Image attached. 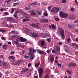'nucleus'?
Wrapping results in <instances>:
<instances>
[{
  "mask_svg": "<svg viewBox=\"0 0 78 78\" xmlns=\"http://www.w3.org/2000/svg\"><path fill=\"white\" fill-rule=\"evenodd\" d=\"M30 36H31V37L34 38L37 37L38 36V35L37 34L34 33L32 32L30 33Z\"/></svg>",
  "mask_w": 78,
  "mask_h": 78,
  "instance_id": "20e7f679",
  "label": "nucleus"
},
{
  "mask_svg": "<svg viewBox=\"0 0 78 78\" xmlns=\"http://www.w3.org/2000/svg\"><path fill=\"white\" fill-rule=\"evenodd\" d=\"M11 59H13V60H15V58L14 57H13V56H12Z\"/></svg>",
  "mask_w": 78,
  "mask_h": 78,
  "instance_id": "6e6d98bb",
  "label": "nucleus"
},
{
  "mask_svg": "<svg viewBox=\"0 0 78 78\" xmlns=\"http://www.w3.org/2000/svg\"><path fill=\"white\" fill-rule=\"evenodd\" d=\"M69 66L72 67L75 66L77 67V65L76 63L72 62L69 64Z\"/></svg>",
  "mask_w": 78,
  "mask_h": 78,
  "instance_id": "1a4fd4ad",
  "label": "nucleus"
},
{
  "mask_svg": "<svg viewBox=\"0 0 78 78\" xmlns=\"http://www.w3.org/2000/svg\"><path fill=\"white\" fill-rule=\"evenodd\" d=\"M68 27L70 28H72L73 27V26L72 25L69 24H68Z\"/></svg>",
  "mask_w": 78,
  "mask_h": 78,
  "instance_id": "393cba45",
  "label": "nucleus"
},
{
  "mask_svg": "<svg viewBox=\"0 0 78 78\" xmlns=\"http://www.w3.org/2000/svg\"><path fill=\"white\" fill-rule=\"evenodd\" d=\"M7 47V45L6 44H5L3 45L2 48L4 49H5Z\"/></svg>",
  "mask_w": 78,
  "mask_h": 78,
  "instance_id": "2f4dec72",
  "label": "nucleus"
},
{
  "mask_svg": "<svg viewBox=\"0 0 78 78\" xmlns=\"http://www.w3.org/2000/svg\"><path fill=\"white\" fill-rule=\"evenodd\" d=\"M16 41H20V38L18 36H17V37H16Z\"/></svg>",
  "mask_w": 78,
  "mask_h": 78,
  "instance_id": "5701e85b",
  "label": "nucleus"
},
{
  "mask_svg": "<svg viewBox=\"0 0 78 78\" xmlns=\"http://www.w3.org/2000/svg\"><path fill=\"white\" fill-rule=\"evenodd\" d=\"M51 50L50 49H48L47 50V52L48 53V54H50V51Z\"/></svg>",
  "mask_w": 78,
  "mask_h": 78,
  "instance_id": "37998d69",
  "label": "nucleus"
},
{
  "mask_svg": "<svg viewBox=\"0 0 78 78\" xmlns=\"http://www.w3.org/2000/svg\"><path fill=\"white\" fill-rule=\"evenodd\" d=\"M48 27L49 28H52V29H56V27H55L54 24H52L51 25H49Z\"/></svg>",
  "mask_w": 78,
  "mask_h": 78,
  "instance_id": "9b49d317",
  "label": "nucleus"
},
{
  "mask_svg": "<svg viewBox=\"0 0 78 78\" xmlns=\"http://www.w3.org/2000/svg\"><path fill=\"white\" fill-rule=\"evenodd\" d=\"M20 40L21 42H25L27 40V39L25 38H23L22 37H20Z\"/></svg>",
  "mask_w": 78,
  "mask_h": 78,
  "instance_id": "ddd939ff",
  "label": "nucleus"
},
{
  "mask_svg": "<svg viewBox=\"0 0 78 78\" xmlns=\"http://www.w3.org/2000/svg\"><path fill=\"white\" fill-rule=\"evenodd\" d=\"M59 48L57 46L56 47V49H55L56 51L58 52V51H59Z\"/></svg>",
  "mask_w": 78,
  "mask_h": 78,
  "instance_id": "f704fd0d",
  "label": "nucleus"
},
{
  "mask_svg": "<svg viewBox=\"0 0 78 78\" xmlns=\"http://www.w3.org/2000/svg\"><path fill=\"white\" fill-rule=\"evenodd\" d=\"M74 8H72L71 9V12H73L74 11Z\"/></svg>",
  "mask_w": 78,
  "mask_h": 78,
  "instance_id": "052dcab7",
  "label": "nucleus"
},
{
  "mask_svg": "<svg viewBox=\"0 0 78 78\" xmlns=\"http://www.w3.org/2000/svg\"><path fill=\"white\" fill-rule=\"evenodd\" d=\"M40 21L41 23H48L49 21V20L47 19H43L40 20Z\"/></svg>",
  "mask_w": 78,
  "mask_h": 78,
  "instance_id": "423d86ee",
  "label": "nucleus"
},
{
  "mask_svg": "<svg viewBox=\"0 0 78 78\" xmlns=\"http://www.w3.org/2000/svg\"><path fill=\"white\" fill-rule=\"evenodd\" d=\"M1 39L2 40H6V37H1Z\"/></svg>",
  "mask_w": 78,
  "mask_h": 78,
  "instance_id": "e433bc0d",
  "label": "nucleus"
},
{
  "mask_svg": "<svg viewBox=\"0 0 78 78\" xmlns=\"http://www.w3.org/2000/svg\"><path fill=\"white\" fill-rule=\"evenodd\" d=\"M75 16L73 15H69V19L70 20H74L75 19Z\"/></svg>",
  "mask_w": 78,
  "mask_h": 78,
  "instance_id": "f8f14e48",
  "label": "nucleus"
},
{
  "mask_svg": "<svg viewBox=\"0 0 78 78\" xmlns=\"http://www.w3.org/2000/svg\"><path fill=\"white\" fill-rule=\"evenodd\" d=\"M6 64V62H1V63H0V65L1 66H5Z\"/></svg>",
  "mask_w": 78,
  "mask_h": 78,
  "instance_id": "f3484780",
  "label": "nucleus"
},
{
  "mask_svg": "<svg viewBox=\"0 0 78 78\" xmlns=\"http://www.w3.org/2000/svg\"><path fill=\"white\" fill-rule=\"evenodd\" d=\"M34 58V54H31L30 56V60L32 61Z\"/></svg>",
  "mask_w": 78,
  "mask_h": 78,
  "instance_id": "dca6fc26",
  "label": "nucleus"
},
{
  "mask_svg": "<svg viewBox=\"0 0 78 78\" xmlns=\"http://www.w3.org/2000/svg\"><path fill=\"white\" fill-rule=\"evenodd\" d=\"M14 53H15V51H12L11 52V54L13 55L14 54Z\"/></svg>",
  "mask_w": 78,
  "mask_h": 78,
  "instance_id": "864d4df0",
  "label": "nucleus"
},
{
  "mask_svg": "<svg viewBox=\"0 0 78 78\" xmlns=\"http://www.w3.org/2000/svg\"><path fill=\"white\" fill-rule=\"evenodd\" d=\"M44 78H50V76L48 74H46L45 76H44Z\"/></svg>",
  "mask_w": 78,
  "mask_h": 78,
  "instance_id": "c85d7f7f",
  "label": "nucleus"
},
{
  "mask_svg": "<svg viewBox=\"0 0 78 78\" xmlns=\"http://www.w3.org/2000/svg\"><path fill=\"white\" fill-rule=\"evenodd\" d=\"M55 20L56 21H59V19H58V18H55Z\"/></svg>",
  "mask_w": 78,
  "mask_h": 78,
  "instance_id": "13d9d810",
  "label": "nucleus"
},
{
  "mask_svg": "<svg viewBox=\"0 0 78 78\" xmlns=\"http://www.w3.org/2000/svg\"><path fill=\"white\" fill-rule=\"evenodd\" d=\"M13 27V25L9 24V27Z\"/></svg>",
  "mask_w": 78,
  "mask_h": 78,
  "instance_id": "bf43d9fd",
  "label": "nucleus"
},
{
  "mask_svg": "<svg viewBox=\"0 0 78 78\" xmlns=\"http://www.w3.org/2000/svg\"><path fill=\"white\" fill-rule=\"evenodd\" d=\"M28 70L29 69L28 68H24L22 70L21 73H27V72Z\"/></svg>",
  "mask_w": 78,
  "mask_h": 78,
  "instance_id": "9d476101",
  "label": "nucleus"
},
{
  "mask_svg": "<svg viewBox=\"0 0 78 78\" xmlns=\"http://www.w3.org/2000/svg\"><path fill=\"white\" fill-rule=\"evenodd\" d=\"M57 65L58 66H60L61 67L62 66V65L60 64H59L58 63H57Z\"/></svg>",
  "mask_w": 78,
  "mask_h": 78,
  "instance_id": "3c124183",
  "label": "nucleus"
},
{
  "mask_svg": "<svg viewBox=\"0 0 78 78\" xmlns=\"http://www.w3.org/2000/svg\"><path fill=\"white\" fill-rule=\"evenodd\" d=\"M38 73L40 78H41L43 74V69L41 68H40L38 69Z\"/></svg>",
  "mask_w": 78,
  "mask_h": 78,
  "instance_id": "f03ea898",
  "label": "nucleus"
},
{
  "mask_svg": "<svg viewBox=\"0 0 78 78\" xmlns=\"http://www.w3.org/2000/svg\"><path fill=\"white\" fill-rule=\"evenodd\" d=\"M72 45L76 47V48H77V44L75 43H73L72 44Z\"/></svg>",
  "mask_w": 78,
  "mask_h": 78,
  "instance_id": "a878e982",
  "label": "nucleus"
},
{
  "mask_svg": "<svg viewBox=\"0 0 78 78\" xmlns=\"http://www.w3.org/2000/svg\"><path fill=\"white\" fill-rule=\"evenodd\" d=\"M45 35L46 36V37H50L49 34H47Z\"/></svg>",
  "mask_w": 78,
  "mask_h": 78,
  "instance_id": "09e8293b",
  "label": "nucleus"
},
{
  "mask_svg": "<svg viewBox=\"0 0 78 78\" xmlns=\"http://www.w3.org/2000/svg\"><path fill=\"white\" fill-rule=\"evenodd\" d=\"M23 56L24 58H29V56H26V55H24Z\"/></svg>",
  "mask_w": 78,
  "mask_h": 78,
  "instance_id": "ea45409f",
  "label": "nucleus"
},
{
  "mask_svg": "<svg viewBox=\"0 0 78 78\" xmlns=\"http://www.w3.org/2000/svg\"><path fill=\"white\" fill-rule=\"evenodd\" d=\"M36 14V13L34 12H32L31 13V15L32 16H34Z\"/></svg>",
  "mask_w": 78,
  "mask_h": 78,
  "instance_id": "58836bf2",
  "label": "nucleus"
},
{
  "mask_svg": "<svg viewBox=\"0 0 78 78\" xmlns=\"http://www.w3.org/2000/svg\"><path fill=\"white\" fill-rule=\"evenodd\" d=\"M50 61L51 63H53L54 61V58L53 56H51L50 58Z\"/></svg>",
  "mask_w": 78,
  "mask_h": 78,
  "instance_id": "4be33fe9",
  "label": "nucleus"
},
{
  "mask_svg": "<svg viewBox=\"0 0 78 78\" xmlns=\"http://www.w3.org/2000/svg\"><path fill=\"white\" fill-rule=\"evenodd\" d=\"M55 9L56 10V13H57L58 12H59L60 11V9H59V8L57 7H55Z\"/></svg>",
  "mask_w": 78,
  "mask_h": 78,
  "instance_id": "c756f323",
  "label": "nucleus"
},
{
  "mask_svg": "<svg viewBox=\"0 0 78 78\" xmlns=\"http://www.w3.org/2000/svg\"><path fill=\"white\" fill-rule=\"evenodd\" d=\"M51 12L52 13H57L56 9L55 7L52 9L51 10Z\"/></svg>",
  "mask_w": 78,
  "mask_h": 78,
  "instance_id": "2eb2a0df",
  "label": "nucleus"
},
{
  "mask_svg": "<svg viewBox=\"0 0 78 78\" xmlns=\"http://www.w3.org/2000/svg\"><path fill=\"white\" fill-rule=\"evenodd\" d=\"M5 20L6 21L9 22H12L14 20V19L12 17H7L5 18Z\"/></svg>",
  "mask_w": 78,
  "mask_h": 78,
  "instance_id": "39448f33",
  "label": "nucleus"
},
{
  "mask_svg": "<svg viewBox=\"0 0 78 78\" xmlns=\"http://www.w3.org/2000/svg\"><path fill=\"white\" fill-rule=\"evenodd\" d=\"M40 65V62L39 61L38 63H36L35 64V67L36 68H37L39 67Z\"/></svg>",
  "mask_w": 78,
  "mask_h": 78,
  "instance_id": "6ab92c4d",
  "label": "nucleus"
},
{
  "mask_svg": "<svg viewBox=\"0 0 78 78\" xmlns=\"http://www.w3.org/2000/svg\"><path fill=\"white\" fill-rule=\"evenodd\" d=\"M12 1V0H9L8 1H6L5 3H10Z\"/></svg>",
  "mask_w": 78,
  "mask_h": 78,
  "instance_id": "a19ab883",
  "label": "nucleus"
},
{
  "mask_svg": "<svg viewBox=\"0 0 78 78\" xmlns=\"http://www.w3.org/2000/svg\"><path fill=\"white\" fill-rule=\"evenodd\" d=\"M5 15L6 16L8 15V13L7 12H5Z\"/></svg>",
  "mask_w": 78,
  "mask_h": 78,
  "instance_id": "4d7b16f0",
  "label": "nucleus"
},
{
  "mask_svg": "<svg viewBox=\"0 0 78 78\" xmlns=\"http://www.w3.org/2000/svg\"><path fill=\"white\" fill-rule=\"evenodd\" d=\"M62 3H66V0H62Z\"/></svg>",
  "mask_w": 78,
  "mask_h": 78,
  "instance_id": "8fccbe9b",
  "label": "nucleus"
},
{
  "mask_svg": "<svg viewBox=\"0 0 78 78\" xmlns=\"http://www.w3.org/2000/svg\"><path fill=\"white\" fill-rule=\"evenodd\" d=\"M34 4L33 3H29V6H33V5H34Z\"/></svg>",
  "mask_w": 78,
  "mask_h": 78,
  "instance_id": "a18cd8bd",
  "label": "nucleus"
},
{
  "mask_svg": "<svg viewBox=\"0 0 78 78\" xmlns=\"http://www.w3.org/2000/svg\"><path fill=\"white\" fill-rule=\"evenodd\" d=\"M14 17H15L17 19H19V17H18L17 16L16 14H14L13 15Z\"/></svg>",
  "mask_w": 78,
  "mask_h": 78,
  "instance_id": "72a5a7b5",
  "label": "nucleus"
},
{
  "mask_svg": "<svg viewBox=\"0 0 78 78\" xmlns=\"http://www.w3.org/2000/svg\"><path fill=\"white\" fill-rule=\"evenodd\" d=\"M18 35H13L11 36V37L12 38H16V37Z\"/></svg>",
  "mask_w": 78,
  "mask_h": 78,
  "instance_id": "473e14b6",
  "label": "nucleus"
},
{
  "mask_svg": "<svg viewBox=\"0 0 78 78\" xmlns=\"http://www.w3.org/2000/svg\"><path fill=\"white\" fill-rule=\"evenodd\" d=\"M67 73H68V74H69V75H71V72L69 71V70H68L67 71Z\"/></svg>",
  "mask_w": 78,
  "mask_h": 78,
  "instance_id": "49530a36",
  "label": "nucleus"
},
{
  "mask_svg": "<svg viewBox=\"0 0 78 78\" xmlns=\"http://www.w3.org/2000/svg\"><path fill=\"white\" fill-rule=\"evenodd\" d=\"M52 53H55V50H52Z\"/></svg>",
  "mask_w": 78,
  "mask_h": 78,
  "instance_id": "680f3d73",
  "label": "nucleus"
},
{
  "mask_svg": "<svg viewBox=\"0 0 78 78\" xmlns=\"http://www.w3.org/2000/svg\"><path fill=\"white\" fill-rule=\"evenodd\" d=\"M51 8V6L50 5H48V9L49 11H50Z\"/></svg>",
  "mask_w": 78,
  "mask_h": 78,
  "instance_id": "7c9ffc66",
  "label": "nucleus"
},
{
  "mask_svg": "<svg viewBox=\"0 0 78 78\" xmlns=\"http://www.w3.org/2000/svg\"><path fill=\"white\" fill-rule=\"evenodd\" d=\"M59 33L60 34L62 37V39L63 40H64L65 39V33L63 30H62V29H61V30L59 32Z\"/></svg>",
  "mask_w": 78,
  "mask_h": 78,
  "instance_id": "7ed1b4c3",
  "label": "nucleus"
},
{
  "mask_svg": "<svg viewBox=\"0 0 78 78\" xmlns=\"http://www.w3.org/2000/svg\"><path fill=\"white\" fill-rule=\"evenodd\" d=\"M29 51L30 53H34L36 51V50L34 48H30L29 50Z\"/></svg>",
  "mask_w": 78,
  "mask_h": 78,
  "instance_id": "0eeeda50",
  "label": "nucleus"
},
{
  "mask_svg": "<svg viewBox=\"0 0 78 78\" xmlns=\"http://www.w3.org/2000/svg\"><path fill=\"white\" fill-rule=\"evenodd\" d=\"M75 31L76 32L78 33V29H75Z\"/></svg>",
  "mask_w": 78,
  "mask_h": 78,
  "instance_id": "338daca9",
  "label": "nucleus"
},
{
  "mask_svg": "<svg viewBox=\"0 0 78 78\" xmlns=\"http://www.w3.org/2000/svg\"><path fill=\"white\" fill-rule=\"evenodd\" d=\"M26 32L27 33H29V30L28 28H26Z\"/></svg>",
  "mask_w": 78,
  "mask_h": 78,
  "instance_id": "c9c22d12",
  "label": "nucleus"
},
{
  "mask_svg": "<svg viewBox=\"0 0 78 78\" xmlns=\"http://www.w3.org/2000/svg\"><path fill=\"white\" fill-rule=\"evenodd\" d=\"M44 15L45 16H47L48 15V14L47 13L44 12Z\"/></svg>",
  "mask_w": 78,
  "mask_h": 78,
  "instance_id": "79ce46f5",
  "label": "nucleus"
},
{
  "mask_svg": "<svg viewBox=\"0 0 78 78\" xmlns=\"http://www.w3.org/2000/svg\"><path fill=\"white\" fill-rule=\"evenodd\" d=\"M14 9L13 8L12 9L11 13L12 14L13 12H14Z\"/></svg>",
  "mask_w": 78,
  "mask_h": 78,
  "instance_id": "de8ad7c7",
  "label": "nucleus"
},
{
  "mask_svg": "<svg viewBox=\"0 0 78 78\" xmlns=\"http://www.w3.org/2000/svg\"><path fill=\"white\" fill-rule=\"evenodd\" d=\"M33 6H36V5H37V2H34V3H33Z\"/></svg>",
  "mask_w": 78,
  "mask_h": 78,
  "instance_id": "c03bdc74",
  "label": "nucleus"
},
{
  "mask_svg": "<svg viewBox=\"0 0 78 78\" xmlns=\"http://www.w3.org/2000/svg\"><path fill=\"white\" fill-rule=\"evenodd\" d=\"M9 25H10V24H6V27H9Z\"/></svg>",
  "mask_w": 78,
  "mask_h": 78,
  "instance_id": "0e129e2a",
  "label": "nucleus"
},
{
  "mask_svg": "<svg viewBox=\"0 0 78 78\" xmlns=\"http://www.w3.org/2000/svg\"><path fill=\"white\" fill-rule=\"evenodd\" d=\"M36 13L38 15H41L42 13L40 11H37Z\"/></svg>",
  "mask_w": 78,
  "mask_h": 78,
  "instance_id": "412c9836",
  "label": "nucleus"
},
{
  "mask_svg": "<svg viewBox=\"0 0 78 78\" xmlns=\"http://www.w3.org/2000/svg\"><path fill=\"white\" fill-rule=\"evenodd\" d=\"M31 9V7L30 6H28L27 7H25V8L24 10L25 11H27V10H30Z\"/></svg>",
  "mask_w": 78,
  "mask_h": 78,
  "instance_id": "aec40b11",
  "label": "nucleus"
},
{
  "mask_svg": "<svg viewBox=\"0 0 78 78\" xmlns=\"http://www.w3.org/2000/svg\"><path fill=\"white\" fill-rule=\"evenodd\" d=\"M19 5V2H17L16 3H14L13 4V6H16V5Z\"/></svg>",
  "mask_w": 78,
  "mask_h": 78,
  "instance_id": "cd10ccee",
  "label": "nucleus"
},
{
  "mask_svg": "<svg viewBox=\"0 0 78 78\" xmlns=\"http://www.w3.org/2000/svg\"><path fill=\"white\" fill-rule=\"evenodd\" d=\"M0 32L2 33H5L6 32V31H5V30H2V29H0Z\"/></svg>",
  "mask_w": 78,
  "mask_h": 78,
  "instance_id": "4c0bfd02",
  "label": "nucleus"
},
{
  "mask_svg": "<svg viewBox=\"0 0 78 78\" xmlns=\"http://www.w3.org/2000/svg\"><path fill=\"white\" fill-rule=\"evenodd\" d=\"M59 16L62 18H66L68 16V14L66 12H63L62 11L59 12Z\"/></svg>",
  "mask_w": 78,
  "mask_h": 78,
  "instance_id": "f257e3e1",
  "label": "nucleus"
},
{
  "mask_svg": "<svg viewBox=\"0 0 78 78\" xmlns=\"http://www.w3.org/2000/svg\"><path fill=\"white\" fill-rule=\"evenodd\" d=\"M47 40L48 42H50V39L49 38H48L47 39Z\"/></svg>",
  "mask_w": 78,
  "mask_h": 78,
  "instance_id": "69168bd1",
  "label": "nucleus"
},
{
  "mask_svg": "<svg viewBox=\"0 0 78 78\" xmlns=\"http://www.w3.org/2000/svg\"><path fill=\"white\" fill-rule=\"evenodd\" d=\"M19 13V12L18 11H16L15 12V14L17 15Z\"/></svg>",
  "mask_w": 78,
  "mask_h": 78,
  "instance_id": "e2e57ef3",
  "label": "nucleus"
},
{
  "mask_svg": "<svg viewBox=\"0 0 78 78\" xmlns=\"http://www.w3.org/2000/svg\"><path fill=\"white\" fill-rule=\"evenodd\" d=\"M30 25L31 27H38V25H37V24L32 23L31 24H30Z\"/></svg>",
  "mask_w": 78,
  "mask_h": 78,
  "instance_id": "a211bd4d",
  "label": "nucleus"
},
{
  "mask_svg": "<svg viewBox=\"0 0 78 78\" xmlns=\"http://www.w3.org/2000/svg\"><path fill=\"white\" fill-rule=\"evenodd\" d=\"M18 42L19 41H14L15 43H16V44H18L19 43Z\"/></svg>",
  "mask_w": 78,
  "mask_h": 78,
  "instance_id": "5fc2aeb1",
  "label": "nucleus"
},
{
  "mask_svg": "<svg viewBox=\"0 0 78 78\" xmlns=\"http://www.w3.org/2000/svg\"><path fill=\"white\" fill-rule=\"evenodd\" d=\"M51 78H54V76L53 75H51Z\"/></svg>",
  "mask_w": 78,
  "mask_h": 78,
  "instance_id": "774afa93",
  "label": "nucleus"
},
{
  "mask_svg": "<svg viewBox=\"0 0 78 78\" xmlns=\"http://www.w3.org/2000/svg\"><path fill=\"white\" fill-rule=\"evenodd\" d=\"M36 50L37 51V52L38 53H39V54H42L44 55H45V53L43 51L41 50L37 49Z\"/></svg>",
  "mask_w": 78,
  "mask_h": 78,
  "instance_id": "6e6552de",
  "label": "nucleus"
},
{
  "mask_svg": "<svg viewBox=\"0 0 78 78\" xmlns=\"http://www.w3.org/2000/svg\"><path fill=\"white\" fill-rule=\"evenodd\" d=\"M74 23H78V20H75V21H74Z\"/></svg>",
  "mask_w": 78,
  "mask_h": 78,
  "instance_id": "603ef678",
  "label": "nucleus"
},
{
  "mask_svg": "<svg viewBox=\"0 0 78 78\" xmlns=\"http://www.w3.org/2000/svg\"><path fill=\"white\" fill-rule=\"evenodd\" d=\"M41 44L42 46H44L45 44L44 41H41Z\"/></svg>",
  "mask_w": 78,
  "mask_h": 78,
  "instance_id": "b1692460",
  "label": "nucleus"
},
{
  "mask_svg": "<svg viewBox=\"0 0 78 78\" xmlns=\"http://www.w3.org/2000/svg\"><path fill=\"white\" fill-rule=\"evenodd\" d=\"M29 20L27 19H23V22H25L27 21H29Z\"/></svg>",
  "mask_w": 78,
  "mask_h": 78,
  "instance_id": "bb28decb",
  "label": "nucleus"
},
{
  "mask_svg": "<svg viewBox=\"0 0 78 78\" xmlns=\"http://www.w3.org/2000/svg\"><path fill=\"white\" fill-rule=\"evenodd\" d=\"M21 62V61L20 60H17L16 61L15 65L16 66L19 65Z\"/></svg>",
  "mask_w": 78,
  "mask_h": 78,
  "instance_id": "4468645a",
  "label": "nucleus"
}]
</instances>
